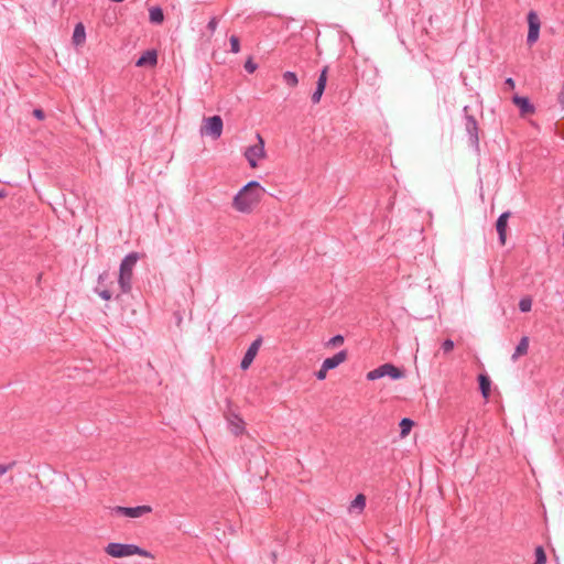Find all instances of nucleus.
<instances>
[{"mask_svg": "<svg viewBox=\"0 0 564 564\" xmlns=\"http://www.w3.org/2000/svg\"><path fill=\"white\" fill-rule=\"evenodd\" d=\"M264 192L259 182L250 181L235 195L232 206L240 213H250L260 203Z\"/></svg>", "mask_w": 564, "mask_h": 564, "instance_id": "1", "label": "nucleus"}, {"mask_svg": "<svg viewBox=\"0 0 564 564\" xmlns=\"http://www.w3.org/2000/svg\"><path fill=\"white\" fill-rule=\"evenodd\" d=\"M140 256L138 252L133 251L128 253L121 261L119 268V278L118 283L121 290V293H130L132 290V278H133V268L135 267Z\"/></svg>", "mask_w": 564, "mask_h": 564, "instance_id": "2", "label": "nucleus"}, {"mask_svg": "<svg viewBox=\"0 0 564 564\" xmlns=\"http://www.w3.org/2000/svg\"><path fill=\"white\" fill-rule=\"evenodd\" d=\"M105 552L116 558H121L131 555H139L142 557L153 558V554L145 549H142L135 544H124L111 542L105 547Z\"/></svg>", "mask_w": 564, "mask_h": 564, "instance_id": "3", "label": "nucleus"}, {"mask_svg": "<svg viewBox=\"0 0 564 564\" xmlns=\"http://www.w3.org/2000/svg\"><path fill=\"white\" fill-rule=\"evenodd\" d=\"M384 376H389L393 380L402 379L405 376V371L398 368L393 364L387 362L367 373V379L370 381L380 379Z\"/></svg>", "mask_w": 564, "mask_h": 564, "instance_id": "4", "label": "nucleus"}, {"mask_svg": "<svg viewBox=\"0 0 564 564\" xmlns=\"http://www.w3.org/2000/svg\"><path fill=\"white\" fill-rule=\"evenodd\" d=\"M204 126L200 128V133L204 135H210L214 140L220 138L223 133V119L220 116L215 115L204 119Z\"/></svg>", "mask_w": 564, "mask_h": 564, "instance_id": "5", "label": "nucleus"}, {"mask_svg": "<svg viewBox=\"0 0 564 564\" xmlns=\"http://www.w3.org/2000/svg\"><path fill=\"white\" fill-rule=\"evenodd\" d=\"M528 35H527V43L529 46L533 45L538 40L540 35V29H541V21L538 15V13L533 10H530L528 15Z\"/></svg>", "mask_w": 564, "mask_h": 564, "instance_id": "6", "label": "nucleus"}, {"mask_svg": "<svg viewBox=\"0 0 564 564\" xmlns=\"http://www.w3.org/2000/svg\"><path fill=\"white\" fill-rule=\"evenodd\" d=\"M469 107L465 106L463 108L464 117H465V129L469 135L470 144L474 147H478L479 144V128L476 118L473 115L468 113Z\"/></svg>", "mask_w": 564, "mask_h": 564, "instance_id": "7", "label": "nucleus"}, {"mask_svg": "<svg viewBox=\"0 0 564 564\" xmlns=\"http://www.w3.org/2000/svg\"><path fill=\"white\" fill-rule=\"evenodd\" d=\"M257 139L258 143L248 147L245 152V156L248 160L251 167H256L258 165L257 160L262 159L265 155L264 141L259 133L257 134Z\"/></svg>", "mask_w": 564, "mask_h": 564, "instance_id": "8", "label": "nucleus"}, {"mask_svg": "<svg viewBox=\"0 0 564 564\" xmlns=\"http://www.w3.org/2000/svg\"><path fill=\"white\" fill-rule=\"evenodd\" d=\"M152 511V508L150 506H137V507H121L116 506L111 508V513L121 516V517H128V518H139L145 513H150Z\"/></svg>", "mask_w": 564, "mask_h": 564, "instance_id": "9", "label": "nucleus"}, {"mask_svg": "<svg viewBox=\"0 0 564 564\" xmlns=\"http://www.w3.org/2000/svg\"><path fill=\"white\" fill-rule=\"evenodd\" d=\"M262 345V337L259 336L257 339H254L251 345L248 347L247 351L245 352V356L242 357V360L240 362V368L242 370L249 369L252 361L254 360L259 348Z\"/></svg>", "mask_w": 564, "mask_h": 564, "instance_id": "10", "label": "nucleus"}, {"mask_svg": "<svg viewBox=\"0 0 564 564\" xmlns=\"http://www.w3.org/2000/svg\"><path fill=\"white\" fill-rule=\"evenodd\" d=\"M225 417L227 420L228 427L234 435L238 436L245 432V421L239 414L228 410L225 413Z\"/></svg>", "mask_w": 564, "mask_h": 564, "instance_id": "11", "label": "nucleus"}, {"mask_svg": "<svg viewBox=\"0 0 564 564\" xmlns=\"http://www.w3.org/2000/svg\"><path fill=\"white\" fill-rule=\"evenodd\" d=\"M511 216L510 212L502 213L496 221V230L498 232L499 242L501 246L506 245L508 220Z\"/></svg>", "mask_w": 564, "mask_h": 564, "instance_id": "12", "label": "nucleus"}, {"mask_svg": "<svg viewBox=\"0 0 564 564\" xmlns=\"http://www.w3.org/2000/svg\"><path fill=\"white\" fill-rule=\"evenodd\" d=\"M512 101L519 108L521 116L532 115L535 111L533 104L525 96L514 95Z\"/></svg>", "mask_w": 564, "mask_h": 564, "instance_id": "13", "label": "nucleus"}, {"mask_svg": "<svg viewBox=\"0 0 564 564\" xmlns=\"http://www.w3.org/2000/svg\"><path fill=\"white\" fill-rule=\"evenodd\" d=\"M158 64V53L155 50H148L141 54V56L137 59L135 66L138 67H145L150 66L153 67Z\"/></svg>", "mask_w": 564, "mask_h": 564, "instance_id": "14", "label": "nucleus"}, {"mask_svg": "<svg viewBox=\"0 0 564 564\" xmlns=\"http://www.w3.org/2000/svg\"><path fill=\"white\" fill-rule=\"evenodd\" d=\"M347 358H348L347 350H340L337 354H335L334 356L326 358L323 361V365L325 366V368H328V370H332V369H335L336 367H338L340 364H343Z\"/></svg>", "mask_w": 564, "mask_h": 564, "instance_id": "15", "label": "nucleus"}, {"mask_svg": "<svg viewBox=\"0 0 564 564\" xmlns=\"http://www.w3.org/2000/svg\"><path fill=\"white\" fill-rule=\"evenodd\" d=\"M477 381L481 395L487 400L491 393V380L489 376L487 373H479Z\"/></svg>", "mask_w": 564, "mask_h": 564, "instance_id": "16", "label": "nucleus"}, {"mask_svg": "<svg viewBox=\"0 0 564 564\" xmlns=\"http://www.w3.org/2000/svg\"><path fill=\"white\" fill-rule=\"evenodd\" d=\"M86 41V30L85 25L82 22H78L73 32L72 42L75 46H80Z\"/></svg>", "mask_w": 564, "mask_h": 564, "instance_id": "17", "label": "nucleus"}, {"mask_svg": "<svg viewBox=\"0 0 564 564\" xmlns=\"http://www.w3.org/2000/svg\"><path fill=\"white\" fill-rule=\"evenodd\" d=\"M528 349H529V337L523 336L516 347V350L512 355V360H517L519 357L527 355Z\"/></svg>", "mask_w": 564, "mask_h": 564, "instance_id": "18", "label": "nucleus"}, {"mask_svg": "<svg viewBox=\"0 0 564 564\" xmlns=\"http://www.w3.org/2000/svg\"><path fill=\"white\" fill-rule=\"evenodd\" d=\"M149 20L153 24H161L164 21V12L161 7H152L149 10Z\"/></svg>", "mask_w": 564, "mask_h": 564, "instance_id": "19", "label": "nucleus"}, {"mask_svg": "<svg viewBox=\"0 0 564 564\" xmlns=\"http://www.w3.org/2000/svg\"><path fill=\"white\" fill-rule=\"evenodd\" d=\"M328 69L329 67L326 65L323 67V69L319 73V76L316 82V88L315 90L325 91L326 85H327V76H328Z\"/></svg>", "mask_w": 564, "mask_h": 564, "instance_id": "20", "label": "nucleus"}, {"mask_svg": "<svg viewBox=\"0 0 564 564\" xmlns=\"http://www.w3.org/2000/svg\"><path fill=\"white\" fill-rule=\"evenodd\" d=\"M400 435L401 437H405L414 426V421L409 417H403L400 423Z\"/></svg>", "mask_w": 564, "mask_h": 564, "instance_id": "21", "label": "nucleus"}, {"mask_svg": "<svg viewBox=\"0 0 564 564\" xmlns=\"http://www.w3.org/2000/svg\"><path fill=\"white\" fill-rule=\"evenodd\" d=\"M284 83L290 87H295L299 84L297 75L294 72L288 70L282 75Z\"/></svg>", "mask_w": 564, "mask_h": 564, "instance_id": "22", "label": "nucleus"}, {"mask_svg": "<svg viewBox=\"0 0 564 564\" xmlns=\"http://www.w3.org/2000/svg\"><path fill=\"white\" fill-rule=\"evenodd\" d=\"M366 507V496L364 494H358L355 499L350 503V509H359L364 510Z\"/></svg>", "mask_w": 564, "mask_h": 564, "instance_id": "23", "label": "nucleus"}, {"mask_svg": "<svg viewBox=\"0 0 564 564\" xmlns=\"http://www.w3.org/2000/svg\"><path fill=\"white\" fill-rule=\"evenodd\" d=\"M535 561L533 564H546V554L543 546L539 545L534 551Z\"/></svg>", "mask_w": 564, "mask_h": 564, "instance_id": "24", "label": "nucleus"}, {"mask_svg": "<svg viewBox=\"0 0 564 564\" xmlns=\"http://www.w3.org/2000/svg\"><path fill=\"white\" fill-rule=\"evenodd\" d=\"M110 280V274L108 271H104L101 272L99 275H98V280H97V283L99 288H107V282H109L110 284H113L112 281H109Z\"/></svg>", "mask_w": 564, "mask_h": 564, "instance_id": "25", "label": "nucleus"}, {"mask_svg": "<svg viewBox=\"0 0 564 564\" xmlns=\"http://www.w3.org/2000/svg\"><path fill=\"white\" fill-rule=\"evenodd\" d=\"M531 307H532V300H531V297L527 296V297H522L520 300V302H519V310L522 313L530 312Z\"/></svg>", "mask_w": 564, "mask_h": 564, "instance_id": "26", "label": "nucleus"}, {"mask_svg": "<svg viewBox=\"0 0 564 564\" xmlns=\"http://www.w3.org/2000/svg\"><path fill=\"white\" fill-rule=\"evenodd\" d=\"M95 292L105 301H109L112 299V293L108 288H95Z\"/></svg>", "mask_w": 564, "mask_h": 564, "instance_id": "27", "label": "nucleus"}, {"mask_svg": "<svg viewBox=\"0 0 564 564\" xmlns=\"http://www.w3.org/2000/svg\"><path fill=\"white\" fill-rule=\"evenodd\" d=\"M230 51L232 53H238L240 51V40L237 35H231L229 39Z\"/></svg>", "mask_w": 564, "mask_h": 564, "instance_id": "28", "label": "nucleus"}, {"mask_svg": "<svg viewBox=\"0 0 564 564\" xmlns=\"http://www.w3.org/2000/svg\"><path fill=\"white\" fill-rule=\"evenodd\" d=\"M344 340H345L344 336L338 334V335L333 336L328 340L327 346H333V347L340 346L344 344Z\"/></svg>", "mask_w": 564, "mask_h": 564, "instance_id": "29", "label": "nucleus"}, {"mask_svg": "<svg viewBox=\"0 0 564 564\" xmlns=\"http://www.w3.org/2000/svg\"><path fill=\"white\" fill-rule=\"evenodd\" d=\"M258 68V65L253 62L252 57H249L245 63V69L252 74Z\"/></svg>", "mask_w": 564, "mask_h": 564, "instance_id": "30", "label": "nucleus"}, {"mask_svg": "<svg viewBox=\"0 0 564 564\" xmlns=\"http://www.w3.org/2000/svg\"><path fill=\"white\" fill-rule=\"evenodd\" d=\"M444 354H448L454 349V341L452 339H445L441 346Z\"/></svg>", "mask_w": 564, "mask_h": 564, "instance_id": "31", "label": "nucleus"}, {"mask_svg": "<svg viewBox=\"0 0 564 564\" xmlns=\"http://www.w3.org/2000/svg\"><path fill=\"white\" fill-rule=\"evenodd\" d=\"M328 368H325V366L322 364V367L318 371L315 372V376L318 380H324L326 378Z\"/></svg>", "mask_w": 564, "mask_h": 564, "instance_id": "32", "label": "nucleus"}, {"mask_svg": "<svg viewBox=\"0 0 564 564\" xmlns=\"http://www.w3.org/2000/svg\"><path fill=\"white\" fill-rule=\"evenodd\" d=\"M323 94L324 93L321 91V90H314V93L312 94V97H311L312 102L313 104H318L321 101V98H322Z\"/></svg>", "mask_w": 564, "mask_h": 564, "instance_id": "33", "label": "nucleus"}, {"mask_svg": "<svg viewBox=\"0 0 564 564\" xmlns=\"http://www.w3.org/2000/svg\"><path fill=\"white\" fill-rule=\"evenodd\" d=\"M218 25V20L217 18H212L207 24V29L210 31V32H214L216 30Z\"/></svg>", "mask_w": 564, "mask_h": 564, "instance_id": "34", "label": "nucleus"}, {"mask_svg": "<svg viewBox=\"0 0 564 564\" xmlns=\"http://www.w3.org/2000/svg\"><path fill=\"white\" fill-rule=\"evenodd\" d=\"M33 116L37 119V120H44L45 118V112L43 109H40V108H36L33 110Z\"/></svg>", "mask_w": 564, "mask_h": 564, "instance_id": "35", "label": "nucleus"}, {"mask_svg": "<svg viewBox=\"0 0 564 564\" xmlns=\"http://www.w3.org/2000/svg\"><path fill=\"white\" fill-rule=\"evenodd\" d=\"M505 85L508 89H514L516 87V83L514 80L511 78V77H508L506 80H505Z\"/></svg>", "mask_w": 564, "mask_h": 564, "instance_id": "36", "label": "nucleus"}, {"mask_svg": "<svg viewBox=\"0 0 564 564\" xmlns=\"http://www.w3.org/2000/svg\"><path fill=\"white\" fill-rule=\"evenodd\" d=\"M15 463H11L9 465H2L0 464V475H3L6 474L9 469L12 468V466L14 465Z\"/></svg>", "mask_w": 564, "mask_h": 564, "instance_id": "37", "label": "nucleus"}, {"mask_svg": "<svg viewBox=\"0 0 564 564\" xmlns=\"http://www.w3.org/2000/svg\"><path fill=\"white\" fill-rule=\"evenodd\" d=\"M557 99H558V102L564 106V84L561 88V91L558 93Z\"/></svg>", "mask_w": 564, "mask_h": 564, "instance_id": "38", "label": "nucleus"}, {"mask_svg": "<svg viewBox=\"0 0 564 564\" xmlns=\"http://www.w3.org/2000/svg\"><path fill=\"white\" fill-rule=\"evenodd\" d=\"M7 196H8L7 191H6V189H3V188H2V189H0V199L4 198V197H7Z\"/></svg>", "mask_w": 564, "mask_h": 564, "instance_id": "39", "label": "nucleus"}]
</instances>
